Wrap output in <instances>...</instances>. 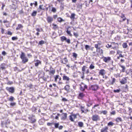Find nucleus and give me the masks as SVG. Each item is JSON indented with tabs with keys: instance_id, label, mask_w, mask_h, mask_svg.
Listing matches in <instances>:
<instances>
[{
	"instance_id": "obj_38",
	"label": "nucleus",
	"mask_w": 132,
	"mask_h": 132,
	"mask_svg": "<svg viewBox=\"0 0 132 132\" xmlns=\"http://www.w3.org/2000/svg\"><path fill=\"white\" fill-rule=\"evenodd\" d=\"M58 21L59 22H61L63 21H64V20L62 19L61 18H58Z\"/></svg>"
},
{
	"instance_id": "obj_60",
	"label": "nucleus",
	"mask_w": 132,
	"mask_h": 132,
	"mask_svg": "<svg viewBox=\"0 0 132 132\" xmlns=\"http://www.w3.org/2000/svg\"><path fill=\"white\" fill-rule=\"evenodd\" d=\"M15 112L19 114H20L21 113V112L20 111L18 110L16 111V112Z\"/></svg>"
},
{
	"instance_id": "obj_11",
	"label": "nucleus",
	"mask_w": 132,
	"mask_h": 132,
	"mask_svg": "<svg viewBox=\"0 0 132 132\" xmlns=\"http://www.w3.org/2000/svg\"><path fill=\"white\" fill-rule=\"evenodd\" d=\"M85 96V95L83 93H80L79 94L78 98L79 99H81Z\"/></svg>"
},
{
	"instance_id": "obj_21",
	"label": "nucleus",
	"mask_w": 132,
	"mask_h": 132,
	"mask_svg": "<svg viewBox=\"0 0 132 132\" xmlns=\"http://www.w3.org/2000/svg\"><path fill=\"white\" fill-rule=\"evenodd\" d=\"M122 121V119L120 117H118L116 118V121L117 122L121 121Z\"/></svg>"
},
{
	"instance_id": "obj_28",
	"label": "nucleus",
	"mask_w": 132,
	"mask_h": 132,
	"mask_svg": "<svg viewBox=\"0 0 132 132\" xmlns=\"http://www.w3.org/2000/svg\"><path fill=\"white\" fill-rule=\"evenodd\" d=\"M41 63V62L37 60L35 64V66H38L39 64Z\"/></svg>"
},
{
	"instance_id": "obj_12",
	"label": "nucleus",
	"mask_w": 132,
	"mask_h": 132,
	"mask_svg": "<svg viewBox=\"0 0 132 132\" xmlns=\"http://www.w3.org/2000/svg\"><path fill=\"white\" fill-rule=\"evenodd\" d=\"M23 27V26L21 24H19L18 25V26L16 28V30H18L21 28H22Z\"/></svg>"
},
{
	"instance_id": "obj_49",
	"label": "nucleus",
	"mask_w": 132,
	"mask_h": 132,
	"mask_svg": "<svg viewBox=\"0 0 132 132\" xmlns=\"http://www.w3.org/2000/svg\"><path fill=\"white\" fill-rule=\"evenodd\" d=\"M116 112L114 111H113L111 112V114L112 115H114L116 114Z\"/></svg>"
},
{
	"instance_id": "obj_13",
	"label": "nucleus",
	"mask_w": 132,
	"mask_h": 132,
	"mask_svg": "<svg viewBox=\"0 0 132 132\" xmlns=\"http://www.w3.org/2000/svg\"><path fill=\"white\" fill-rule=\"evenodd\" d=\"M116 81V79L115 78H112V80L111 82L110 81H109L108 83L110 85H113L115 83Z\"/></svg>"
},
{
	"instance_id": "obj_24",
	"label": "nucleus",
	"mask_w": 132,
	"mask_h": 132,
	"mask_svg": "<svg viewBox=\"0 0 132 132\" xmlns=\"http://www.w3.org/2000/svg\"><path fill=\"white\" fill-rule=\"evenodd\" d=\"M78 125L79 127H82L83 126V123L82 122H79L78 123Z\"/></svg>"
},
{
	"instance_id": "obj_10",
	"label": "nucleus",
	"mask_w": 132,
	"mask_h": 132,
	"mask_svg": "<svg viewBox=\"0 0 132 132\" xmlns=\"http://www.w3.org/2000/svg\"><path fill=\"white\" fill-rule=\"evenodd\" d=\"M98 86L96 85L92 86V88L93 90H97L98 88Z\"/></svg>"
},
{
	"instance_id": "obj_57",
	"label": "nucleus",
	"mask_w": 132,
	"mask_h": 132,
	"mask_svg": "<svg viewBox=\"0 0 132 132\" xmlns=\"http://www.w3.org/2000/svg\"><path fill=\"white\" fill-rule=\"evenodd\" d=\"M62 100L64 101H66L67 100L65 98H63L62 99Z\"/></svg>"
},
{
	"instance_id": "obj_33",
	"label": "nucleus",
	"mask_w": 132,
	"mask_h": 132,
	"mask_svg": "<svg viewBox=\"0 0 132 132\" xmlns=\"http://www.w3.org/2000/svg\"><path fill=\"white\" fill-rule=\"evenodd\" d=\"M99 44L98 43V44H95V47L97 48V49H96V51H98V48H99V47H98V45Z\"/></svg>"
},
{
	"instance_id": "obj_25",
	"label": "nucleus",
	"mask_w": 132,
	"mask_h": 132,
	"mask_svg": "<svg viewBox=\"0 0 132 132\" xmlns=\"http://www.w3.org/2000/svg\"><path fill=\"white\" fill-rule=\"evenodd\" d=\"M75 13H72L71 14V16H70V18L71 19H74L75 18Z\"/></svg>"
},
{
	"instance_id": "obj_53",
	"label": "nucleus",
	"mask_w": 132,
	"mask_h": 132,
	"mask_svg": "<svg viewBox=\"0 0 132 132\" xmlns=\"http://www.w3.org/2000/svg\"><path fill=\"white\" fill-rule=\"evenodd\" d=\"M32 84H30L29 85H27L28 87H29L30 88H32Z\"/></svg>"
},
{
	"instance_id": "obj_20",
	"label": "nucleus",
	"mask_w": 132,
	"mask_h": 132,
	"mask_svg": "<svg viewBox=\"0 0 132 132\" xmlns=\"http://www.w3.org/2000/svg\"><path fill=\"white\" fill-rule=\"evenodd\" d=\"M50 71L49 74H51V73H52L53 75L54 74L55 72V70L54 69H53L52 70H51V68H50Z\"/></svg>"
},
{
	"instance_id": "obj_45",
	"label": "nucleus",
	"mask_w": 132,
	"mask_h": 132,
	"mask_svg": "<svg viewBox=\"0 0 132 132\" xmlns=\"http://www.w3.org/2000/svg\"><path fill=\"white\" fill-rule=\"evenodd\" d=\"M37 110V109L35 107H33L32 108V111H36Z\"/></svg>"
},
{
	"instance_id": "obj_6",
	"label": "nucleus",
	"mask_w": 132,
	"mask_h": 132,
	"mask_svg": "<svg viewBox=\"0 0 132 132\" xmlns=\"http://www.w3.org/2000/svg\"><path fill=\"white\" fill-rule=\"evenodd\" d=\"M120 83L122 84H124L127 82V80L125 78H123L120 81Z\"/></svg>"
},
{
	"instance_id": "obj_36",
	"label": "nucleus",
	"mask_w": 132,
	"mask_h": 132,
	"mask_svg": "<svg viewBox=\"0 0 132 132\" xmlns=\"http://www.w3.org/2000/svg\"><path fill=\"white\" fill-rule=\"evenodd\" d=\"M120 89H117L116 90H113V92L115 93H119L120 91Z\"/></svg>"
},
{
	"instance_id": "obj_39",
	"label": "nucleus",
	"mask_w": 132,
	"mask_h": 132,
	"mask_svg": "<svg viewBox=\"0 0 132 132\" xmlns=\"http://www.w3.org/2000/svg\"><path fill=\"white\" fill-rule=\"evenodd\" d=\"M59 75H57L56 76L55 78V82H56L57 81V79L59 78Z\"/></svg>"
},
{
	"instance_id": "obj_64",
	"label": "nucleus",
	"mask_w": 132,
	"mask_h": 132,
	"mask_svg": "<svg viewBox=\"0 0 132 132\" xmlns=\"http://www.w3.org/2000/svg\"><path fill=\"white\" fill-rule=\"evenodd\" d=\"M52 124V123H50L49 122L47 123V125L48 126H50Z\"/></svg>"
},
{
	"instance_id": "obj_15",
	"label": "nucleus",
	"mask_w": 132,
	"mask_h": 132,
	"mask_svg": "<svg viewBox=\"0 0 132 132\" xmlns=\"http://www.w3.org/2000/svg\"><path fill=\"white\" fill-rule=\"evenodd\" d=\"M63 79L64 80L68 81L69 80L70 78L66 76H64L63 77Z\"/></svg>"
},
{
	"instance_id": "obj_31",
	"label": "nucleus",
	"mask_w": 132,
	"mask_h": 132,
	"mask_svg": "<svg viewBox=\"0 0 132 132\" xmlns=\"http://www.w3.org/2000/svg\"><path fill=\"white\" fill-rule=\"evenodd\" d=\"M53 25L54 26L53 28L54 29L56 30L57 28H58V26L56 24H53Z\"/></svg>"
},
{
	"instance_id": "obj_1",
	"label": "nucleus",
	"mask_w": 132,
	"mask_h": 132,
	"mask_svg": "<svg viewBox=\"0 0 132 132\" xmlns=\"http://www.w3.org/2000/svg\"><path fill=\"white\" fill-rule=\"evenodd\" d=\"M20 58L22 59V61L23 63L27 62L28 60V59L25 56V55L24 53L23 52H21Z\"/></svg>"
},
{
	"instance_id": "obj_34",
	"label": "nucleus",
	"mask_w": 132,
	"mask_h": 132,
	"mask_svg": "<svg viewBox=\"0 0 132 132\" xmlns=\"http://www.w3.org/2000/svg\"><path fill=\"white\" fill-rule=\"evenodd\" d=\"M44 41L43 40H42L39 42V44L40 45H42L44 44Z\"/></svg>"
},
{
	"instance_id": "obj_29",
	"label": "nucleus",
	"mask_w": 132,
	"mask_h": 132,
	"mask_svg": "<svg viewBox=\"0 0 132 132\" xmlns=\"http://www.w3.org/2000/svg\"><path fill=\"white\" fill-rule=\"evenodd\" d=\"M114 124V123H113L112 122L110 121L108 123V125L109 126H112Z\"/></svg>"
},
{
	"instance_id": "obj_51",
	"label": "nucleus",
	"mask_w": 132,
	"mask_h": 132,
	"mask_svg": "<svg viewBox=\"0 0 132 132\" xmlns=\"http://www.w3.org/2000/svg\"><path fill=\"white\" fill-rule=\"evenodd\" d=\"M66 42L68 44H70V40L69 39H67L66 40Z\"/></svg>"
},
{
	"instance_id": "obj_23",
	"label": "nucleus",
	"mask_w": 132,
	"mask_h": 132,
	"mask_svg": "<svg viewBox=\"0 0 132 132\" xmlns=\"http://www.w3.org/2000/svg\"><path fill=\"white\" fill-rule=\"evenodd\" d=\"M37 13V12L36 11H33L32 13L31 14V16H35Z\"/></svg>"
},
{
	"instance_id": "obj_48",
	"label": "nucleus",
	"mask_w": 132,
	"mask_h": 132,
	"mask_svg": "<svg viewBox=\"0 0 132 132\" xmlns=\"http://www.w3.org/2000/svg\"><path fill=\"white\" fill-rule=\"evenodd\" d=\"M12 39L13 40H14L17 39V38L16 37H12Z\"/></svg>"
},
{
	"instance_id": "obj_27",
	"label": "nucleus",
	"mask_w": 132,
	"mask_h": 132,
	"mask_svg": "<svg viewBox=\"0 0 132 132\" xmlns=\"http://www.w3.org/2000/svg\"><path fill=\"white\" fill-rule=\"evenodd\" d=\"M97 52H99L100 54H103V50L101 49L100 47L99 48Z\"/></svg>"
},
{
	"instance_id": "obj_43",
	"label": "nucleus",
	"mask_w": 132,
	"mask_h": 132,
	"mask_svg": "<svg viewBox=\"0 0 132 132\" xmlns=\"http://www.w3.org/2000/svg\"><path fill=\"white\" fill-rule=\"evenodd\" d=\"M69 119L71 120V121H74L73 120V118L71 116H70L69 117Z\"/></svg>"
},
{
	"instance_id": "obj_8",
	"label": "nucleus",
	"mask_w": 132,
	"mask_h": 132,
	"mask_svg": "<svg viewBox=\"0 0 132 132\" xmlns=\"http://www.w3.org/2000/svg\"><path fill=\"white\" fill-rule=\"evenodd\" d=\"M108 129V128L107 127H105L101 130V132H107Z\"/></svg>"
},
{
	"instance_id": "obj_61",
	"label": "nucleus",
	"mask_w": 132,
	"mask_h": 132,
	"mask_svg": "<svg viewBox=\"0 0 132 132\" xmlns=\"http://www.w3.org/2000/svg\"><path fill=\"white\" fill-rule=\"evenodd\" d=\"M7 34L9 35H12V33L11 31H8V32Z\"/></svg>"
},
{
	"instance_id": "obj_14",
	"label": "nucleus",
	"mask_w": 132,
	"mask_h": 132,
	"mask_svg": "<svg viewBox=\"0 0 132 132\" xmlns=\"http://www.w3.org/2000/svg\"><path fill=\"white\" fill-rule=\"evenodd\" d=\"M5 64L4 63L2 64L0 66V68L3 70L5 69Z\"/></svg>"
},
{
	"instance_id": "obj_55",
	"label": "nucleus",
	"mask_w": 132,
	"mask_h": 132,
	"mask_svg": "<svg viewBox=\"0 0 132 132\" xmlns=\"http://www.w3.org/2000/svg\"><path fill=\"white\" fill-rule=\"evenodd\" d=\"M6 52L5 51H3L2 52V54L4 56H5L6 54Z\"/></svg>"
},
{
	"instance_id": "obj_18",
	"label": "nucleus",
	"mask_w": 132,
	"mask_h": 132,
	"mask_svg": "<svg viewBox=\"0 0 132 132\" xmlns=\"http://www.w3.org/2000/svg\"><path fill=\"white\" fill-rule=\"evenodd\" d=\"M87 68L86 66H84L82 68V74L83 75H84L85 74V70L86 68Z\"/></svg>"
},
{
	"instance_id": "obj_30",
	"label": "nucleus",
	"mask_w": 132,
	"mask_h": 132,
	"mask_svg": "<svg viewBox=\"0 0 132 132\" xmlns=\"http://www.w3.org/2000/svg\"><path fill=\"white\" fill-rule=\"evenodd\" d=\"M107 113V111L106 110L102 111L101 112V114L103 113L105 115Z\"/></svg>"
},
{
	"instance_id": "obj_46",
	"label": "nucleus",
	"mask_w": 132,
	"mask_h": 132,
	"mask_svg": "<svg viewBox=\"0 0 132 132\" xmlns=\"http://www.w3.org/2000/svg\"><path fill=\"white\" fill-rule=\"evenodd\" d=\"M64 59L65 62L64 63H63L64 64H65L66 63L68 62V60L66 57Z\"/></svg>"
},
{
	"instance_id": "obj_26",
	"label": "nucleus",
	"mask_w": 132,
	"mask_h": 132,
	"mask_svg": "<svg viewBox=\"0 0 132 132\" xmlns=\"http://www.w3.org/2000/svg\"><path fill=\"white\" fill-rule=\"evenodd\" d=\"M66 31L68 34L70 36H72V35L70 31H69L68 30H67Z\"/></svg>"
},
{
	"instance_id": "obj_62",
	"label": "nucleus",
	"mask_w": 132,
	"mask_h": 132,
	"mask_svg": "<svg viewBox=\"0 0 132 132\" xmlns=\"http://www.w3.org/2000/svg\"><path fill=\"white\" fill-rule=\"evenodd\" d=\"M3 15L5 16H6L7 15V14L5 12H3Z\"/></svg>"
},
{
	"instance_id": "obj_4",
	"label": "nucleus",
	"mask_w": 132,
	"mask_h": 132,
	"mask_svg": "<svg viewBox=\"0 0 132 132\" xmlns=\"http://www.w3.org/2000/svg\"><path fill=\"white\" fill-rule=\"evenodd\" d=\"M111 60V57H104L103 60L106 63H108Z\"/></svg>"
},
{
	"instance_id": "obj_56",
	"label": "nucleus",
	"mask_w": 132,
	"mask_h": 132,
	"mask_svg": "<svg viewBox=\"0 0 132 132\" xmlns=\"http://www.w3.org/2000/svg\"><path fill=\"white\" fill-rule=\"evenodd\" d=\"M81 111H82V113L84 112V111L83 110L84 108L82 106L81 107Z\"/></svg>"
},
{
	"instance_id": "obj_16",
	"label": "nucleus",
	"mask_w": 132,
	"mask_h": 132,
	"mask_svg": "<svg viewBox=\"0 0 132 132\" xmlns=\"http://www.w3.org/2000/svg\"><path fill=\"white\" fill-rule=\"evenodd\" d=\"M64 89L67 91H69L70 89V86L68 85H66L64 87Z\"/></svg>"
},
{
	"instance_id": "obj_58",
	"label": "nucleus",
	"mask_w": 132,
	"mask_h": 132,
	"mask_svg": "<svg viewBox=\"0 0 132 132\" xmlns=\"http://www.w3.org/2000/svg\"><path fill=\"white\" fill-rule=\"evenodd\" d=\"M15 103H11L10 104V105L12 106H14L15 105Z\"/></svg>"
},
{
	"instance_id": "obj_44",
	"label": "nucleus",
	"mask_w": 132,
	"mask_h": 132,
	"mask_svg": "<svg viewBox=\"0 0 132 132\" xmlns=\"http://www.w3.org/2000/svg\"><path fill=\"white\" fill-rule=\"evenodd\" d=\"M73 35H74L76 38H77L78 36V34L77 33H76L75 32H73Z\"/></svg>"
},
{
	"instance_id": "obj_63",
	"label": "nucleus",
	"mask_w": 132,
	"mask_h": 132,
	"mask_svg": "<svg viewBox=\"0 0 132 132\" xmlns=\"http://www.w3.org/2000/svg\"><path fill=\"white\" fill-rule=\"evenodd\" d=\"M4 30L3 28H2L1 29V32L2 34H3L4 33Z\"/></svg>"
},
{
	"instance_id": "obj_47",
	"label": "nucleus",
	"mask_w": 132,
	"mask_h": 132,
	"mask_svg": "<svg viewBox=\"0 0 132 132\" xmlns=\"http://www.w3.org/2000/svg\"><path fill=\"white\" fill-rule=\"evenodd\" d=\"M111 46H112L111 45H109V44H108L107 45H106V47L108 48H110Z\"/></svg>"
},
{
	"instance_id": "obj_59",
	"label": "nucleus",
	"mask_w": 132,
	"mask_h": 132,
	"mask_svg": "<svg viewBox=\"0 0 132 132\" xmlns=\"http://www.w3.org/2000/svg\"><path fill=\"white\" fill-rule=\"evenodd\" d=\"M63 127L62 126H60L59 127V130L62 129L63 128Z\"/></svg>"
},
{
	"instance_id": "obj_35",
	"label": "nucleus",
	"mask_w": 132,
	"mask_h": 132,
	"mask_svg": "<svg viewBox=\"0 0 132 132\" xmlns=\"http://www.w3.org/2000/svg\"><path fill=\"white\" fill-rule=\"evenodd\" d=\"M31 123H34L35 122L36 120L35 119L32 118L31 119Z\"/></svg>"
},
{
	"instance_id": "obj_2",
	"label": "nucleus",
	"mask_w": 132,
	"mask_h": 132,
	"mask_svg": "<svg viewBox=\"0 0 132 132\" xmlns=\"http://www.w3.org/2000/svg\"><path fill=\"white\" fill-rule=\"evenodd\" d=\"M92 119L94 121H97L100 120V118L99 116L95 114L92 116Z\"/></svg>"
},
{
	"instance_id": "obj_42",
	"label": "nucleus",
	"mask_w": 132,
	"mask_h": 132,
	"mask_svg": "<svg viewBox=\"0 0 132 132\" xmlns=\"http://www.w3.org/2000/svg\"><path fill=\"white\" fill-rule=\"evenodd\" d=\"M14 98L12 96H11L9 100L11 101H12L14 100Z\"/></svg>"
},
{
	"instance_id": "obj_5",
	"label": "nucleus",
	"mask_w": 132,
	"mask_h": 132,
	"mask_svg": "<svg viewBox=\"0 0 132 132\" xmlns=\"http://www.w3.org/2000/svg\"><path fill=\"white\" fill-rule=\"evenodd\" d=\"M67 114L66 113H63L62 114V116L61 118V119L63 120H65L67 118Z\"/></svg>"
},
{
	"instance_id": "obj_9",
	"label": "nucleus",
	"mask_w": 132,
	"mask_h": 132,
	"mask_svg": "<svg viewBox=\"0 0 132 132\" xmlns=\"http://www.w3.org/2000/svg\"><path fill=\"white\" fill-rule=\"evenodd\" d=\"M99 73L100 75L103 76L105 73V71L104 69H101L99 71Z\"/></svg>"
},
{
	"instance_id": "obj_22",
	"label": "nucleus",
	"mask_w": 132,
	"mask_h": 132,
	"mask_svg": "<svg viewBox=\"0 0 132 132\" xmlns=\"http://www.w3.org/2000/svg\"><path fill=\"white\" fill-rule=\"evenodd\" d=\"M122 46L123 48H126L128 46L127 44L126 43H123Z\"/></svg>"
},
{
	"instance_id": "obj_7",
	"label": "nucleus",
	"mask_w": 132,
	"mask_h": 132,
	"mask_svg": "<svg viewBox=\"0 0 132 132\" xmlns=\"http://www.w3.org/2000/svg\"><path fill=\"white\" fill-rule=\"evenodd\" d=\"M47 20L48 23H51L53 21V19L51 17L48 16L47 18Z\"/></svg>"
},
{
	"instance_id": "obj_41",
	"label": "nucleus",
	"mask_w": 132,
	"mask_h": 132,
	"mask_svg": "<svg viewBox=\"0 0 132 132\" xmlns=\"http://www.w3.org/2000/svg\"><path fill=\"white\" fill-rule=\"evenodd\" d=\"M73 56L74 57L76 58L77 56V55L75 53H73Z\"/></svg>"
},
{
	"instance_id": "obj_19",
	"label": "nucleus",
	"mask_w": 132,
	"mask_h": 132,
	"mask_svg": "<svg viewBox=\"0 0 132 132\" xmlns=\"http://www.w3.org/2000/svg\"><path fill=\"white\" fill-rule=\"evenodd\" d=\"M61 40L62 42H63L64 40H66L67 39V38L66 37L63 36L61 37Z\"/></svg>"
},
{
	"instance_id": "obj_54",
	"label": "nucleus",
	"mask_w": 132,
	"mask_h": 132,
	"mask_svg": "<svg viewBox=\"0 0 132 132\" xmlns=\"http://www.w3.org/2000/svg\"><path fill=\"white\" fill-rule=\"evenodd\" d=\"M13 84V82L12 81H9L7 83V84H10L11 85Z\"/></svg>"
},
{
	"instance_id": "obj_3",
	"label": "nucleus",
	"mask_w": 132,
	"mask_h": 132,
	"mask_svg": "<svg viewBox=\"0 0 132 132\" xmlns=\"http://www.w3.org/2000/svg\"><path fill=\"white\" fill-rule=\"evenodd\" d=\"M6 89L10 92L13 93L14 91V87H7L6 88Z\"/></svg>"
},
{
	"instance_id": "obj_17",
	"label": "nucleus",
	"mask_w": 132,
	"mask_h": 132,
	"mask_svg": "<svg viewBox=\"0 0 132 132\" xmlns=\"http://www.w3.org/2000/svg\"><path fill=\"white\" fill-rule=\"evenodd\" d=\"M119 66L122 68V72H124L126 69L125 67V66L122 65H120Z\"/></svg>"
},
{
	"instance_id": "obj_52",
	"label": "nucleus",
	"mask_w": 132,
	"mask_h": 132,
	"mask_svg": "<svg viewBox=\"0 0 132 132\" xmlns=\"http://www.w3.org/2000/svg\"><path fill=\"white\" fill-rule=\"evenodd\" d=\"M52 11L53 12H55L56 11V9L54 8H53L52 9Z\"/></svg>"
},
{
	"instance_id": "obj_50",
	"label": "nucleus",
	"mask_w": 132,
	"mask_h": 132,
	"mask_svg": "<svg viewBox=\"0 0 132 132\" xmlns=\"http://www.w3.org/2000/svg\"><path fill=\"white\" fill-rule=\"evenodd\" d=\"M43 5H40L39 6V8L40 9L44 10L45 9L44 8H42V7L43 6Z\"/></svg>"
},
{
	"instance_id": "obj_32",
	"label": "nucleus",
	"mask_w": 132,
	"mask_h": 132,
	"mask_svg": "<svg viewBox=\"0 0 132 132\" xmlns=\"http://www.w3.org/2000/svg\"><path fill=\"white\" fill-rule=\"evenodd\" d=\"M85 49L87 50L90 48V46L88 45H85Z\"/></svg>"
},
{
	"instance_id": "obj_37",
	"label": "nucleus",
	"mask_w": 132,
	"mask_h": 132,
	"mask_svg": "<svg viewBox=\"0 0 132 132\" xmlns=\"http://www.w3.org/2000/svg\"><path fill=\"white\" fill-rule=\"evenodd\" d=\"M95 68V66L93 65L92 64H91L89 67V68L90 69H94Z\"/></svg>"
},
{
	"instance_id": "obj_40",
	"label": "nucleus",
	"mask_w": 132,
	"mask_h": 132,
	"mask_svg": "<svg viewBox=\"0 0 132 132\" xmlns=\"http://www.w3.org/2000/svg\"><path fill=\"white\" fill-rule=\"evenodd\" d=\"M54 125H55V127L56 128H59V123H54Z\"/></svg>"
}]
</instances>
